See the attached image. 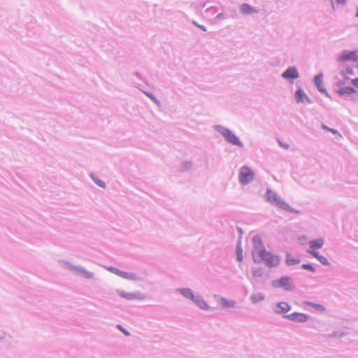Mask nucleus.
Listing matches in <instances>:
<instances>
[{
    "instance_id": "obj_12",
    "label": "nucleus",
    "mask_w": 358,
    "mask_h": 358,
    "mask_svg": "<svg viewBox=\"0 0 358 358\" xmlns=\"http://www.w3.org/2000/svg\"><path fill=\"white\" fill-rule=\"evenodd\" d=\"M308 252L312 256L317 259L322 264L329 265V263L326 257L324 256L320 255L319 253L316 251L313 250H308Z\"/></svg>"
},
{
    "instance_id": "obj_21",
    "label": "nucleus",
    "mask_w": 358,
    "mask_h": 358,
    "mask_svg": "<svg viewBox=\"0 0 358 358\" xmlns=\"http://www.w3.org/2000/svg\"><path fill=\"white\" fill-rule=\"evenodd\" d=\"M322 128L324 130L328 131L331 132V134H338V136H339L340 138H342V135H341V134H340L337 130H336V129H331V128H329V127H327V126H326V125H324V124H322Z\"/></svg>"
},
{
    "instance_id": "obj_20",
    "label": "nucleus",
    "mask_w": 358,
    "mask_h": 358,
    "mask_svg": "<svg viewBox=\"0 0 358 358\" xmlns=\"http://www.w3.org/2000/svg\"><path fill=\"white\" fill-rule=\"evenodd\" d=\"M296 96L298 101H303L304 98L307 99L306 95L302 90H297L296 92Z\"/></svg>"
},
{
    "instance_id": "obj_32",
    "label": "nucleus",
    "mask_w": 358,
    "mask_h": 358,
    "mask_svg": "<svg viewBox=\"0 0 358 358\" xmlns=\"http://www.w3.org/2000/svg\"><path fill=\"white\" fill-rule=\"evenodd\" d=\"M345 1L346 0H336L337 3H340V4H343L345 3Z\"/></svg>"
},
{
    "instance_id": "obj_10",
    "label": "nucleus",
    "mask_w": 358,
    "mask_h": 358,
    "mask_svg": "<svg viewBox=\"0 0 358 358\" xmlns=\"http://www.w3.org/2000/svg\"><path fill=\"white\" fill-rule=\"evenodd\" d=\"M357 59H358L357 53L355 51H352L347 54L342 55L339 57V60H341V61H345V60L357 61Z\"/></svg>"
},
{
    "instance_id": "obj_29",
    "label": "nucleus",
    "mask_w": 358,
    "mask_h": 358,
    "mask_svg": "<svg viewBox=\"0 0 358 358\" xmlns=\"http://www.w3.org/2000/svg\"><path fill=\"white\" fill-rule=\"evenodd\" d=\"M194 24L195 25H196L197 27H199L201 30H203V31H206V29L204 26H202V25H199L197 24L195 22H194Z\"/></svg>"
},
{
    "instance_id": "obj_22",
    "label": "nucleus",
    "mask_w": 358,
    "mask_h": 358,
    "mask_svg": "<svg viewBox=\"0 0 358 358\" xmlns=\"http://www.w3.org/2000/svg\"><path fill=\"white\" fill-rule=\"evenodd\" d=\"M355 89L351 87H345L343 88H341L339 90V93L341 94H345V93H354Z\"/></svg>"
},
{
    "instance_id": "obj_15",
    "label": "nucleus",
    "mask_w": 358,
    "mask_h": 358,
    "mask_svg": "<svg viewBox=\"0 0 358 358\" xmlns=\"http://www.w3.org/2000/svg\"><path fill=\"white\" fill-rule=\"evenodd\" d=\"M193 301H194L202 309H204V310H208L209 309L208 305L200 296L194 298V300H193Z\"/></svg>"
},
{
    "instance_id": "obj_14",
    "label": "nucleus",
    "mask_w": 358,
    "mask_h": 358,
    "mask_svg": "<svg viewBox=\"0 0 358 358\" xmlns=\"http://www.w3.org/2000/svg\"><path fill=\"white\" fill-rule=\"evenodd\" d=\"M278 310H277L278 313H286L290 310V306L286 302H280L278 304Z\"/></svg>"
},
{
    "instance_id": "obj_9",
    "label": "nucleus",
    "mask_w": 358,
    "mask_h": 358,
    "mask_svg": "<svg viewBox=\"0 0 358 358\" xmlns=\"http://www.w3.org/2000/svg\"><path fill=\"white\" fill-rule=\"evenodd\" d=\"M219 303L224 308H229L234 307L236 304V302L232 299H228L222 297L219 299Z\"/></svg>"
},
{
    "instance_id": "obj_19",
    "label": "nucleus",
    "mask_w": 358,
    "mask_h": 358,
    "mask_svg": "<svg viewBox=\"0 0 358 358\" xmlns=\"http://www.w3.org/2000/svg\"><path fill=\"white\" fill-rule=\"evenodd\" d=\"M236 253L237 259L239 262H241L243 259V250H242L240 243H238L237 245Z\"/></svg>"
},
{
    "instance_id": "obj_17",
    "label": "nucleus",
    "mask_w": 358,
    "mask_h": 358,
    "mask_svg": "<svg viewBox=\"0 0 358 358\" xmlns=\"http://www.w3.org/2000/svg\"><path fill=\"white\" fill-rule=\"evenodd\" d=\"M300 260L294 257L291 254H287L286 255V263L287 265H294L299 264Z\"/></svg>"
},
{
    "instance_id": "obj_7",
    "label": "nucleus",
    "mask_w": 358,
    "mask_h": 358,
    "mask_svg": "<svg viewBox=\"0 0 358 358\" xmlns=\"http://www.w3.org/2000/svg\"><path fill=\"white\" fill-rule=\"evenodd\" d=\"M282 77L286 79H294L299 77V73L296 68L289 67L282 73Z\"/></svg>"
},
{
    "instance_id": "obj_18",
    "label": "nucleus",
    "mask_w": 358,
    "mask_h": 358,
    "mask_svg": "<svg viewBox=\"0 0 358 358\" xmlns=\"http://www.w3.org/2000/svg\"><path fill=\"white\" fill-rule=\"evenodd\" d=\"M180 292L185 297L192 301L194 300V295L190 289H180Z\"/></svg>"
},
{
    "instance_id": "obj_24",
    "label": "nucleus",
    "mask_w": 358,
    "mask_h": 358,
    "mask_svg": "<svg viewBox=\"0 0 358 358\" xmlns=\"http://www.w3.org/2000/svg\"><path fill=\"white\" fill-rule=\"evenodd\" d=\"M263 299V296L262 294H257V295H253L252 296V301L254 302V303H257L258 301H260Z\"/></svg>"
},
{
    "instance_id": "obj_27",
    "label": "nucleus",
    "mask_w": 358,
    "mask_h": 358,
    "mask_svg": "<svg viewBox=\"0 0 358 358\" xmlns=\"http://www.w3.org/2000/svg\"><path fill=\"white\" fill-rule=\"evenodd\" d=\"M351 83L353 86L358 88V77L351 80Z\"/></svg>"
},
{
    "instance_id": "obj_3",
    "label": "nucleus",
    "mask_w": 358,
    "mask_h": 358,
    "mask_svg": "<svg viewBox=\"0 0 358 358\" xmlns=\"http://www.w3.org/2000/svg\"><path fill=\"white\" fill-rule=\"evenodd\" d=\"M219 131L229 143L238 146L243 145L241 142L238 138V137L230 130L226 128H221L220 129H219Z\"/></svg>"
},
{
    "instance_id": "obj_6",
    "label": "nucleus",
    "mask_w": 358,
    "mask_h": 358,
    "mask_svg": "<svg viewBox=\"0 0 358 358\" xmlns=\"http://www.w3.org/2000/svg\"><path fill=\"white\" fill-rule=\"evenodd\" d=\"M286 317L289 320L298 322H304L308 320V316L301 313H294L287 315Z\"/></svg>"
},
{
    "instance_id": "obj_11",
    "label": "nucleus",
    "mask_w": 358,
    "mask_h": 358,
    "mask_svg": "<svg viewBox=\"0 0 358 358\" xmlns=\"http://www.w3.org/2000/svg\"><path fill=\"white\" fill-rule=\"evenodd\" d=\"M113 273H115L116 275H119L120 277H122V278H126L128 280H136V278H137L136 275H134L133 273H125V272H123V271H119L117 269H114V268H113Z\"/></svg>"
},
{
    "instance_id": "obj_28",
    "label": "nucleus",
    "mask_w": 358,
    "mask_h": 358,
    "mask_svg": "<svg viewBox=\"0 0 358 358\" xmlns=\"http://www.w3.org/2000/svg\"><path fill=\"white\" fill-rule=\"evenodd\" d=\"M94 180L100 187H105L104 182H102L101 180H95V179H94Z\"/></svg>"
},
{
    "instance_id": "obj_34",
    "label": "nucleus",
    "mask_w": 358,
    "mask_h": 358,
    "mask_svg": "<svg viewBox=\"0 0 358 358\" xmlns=\"http://www.w3.org/2000/svg\"><path fill=\"white\" fill-rule=\"evenodd\" d=\"M357 68H358V65H357Z\"/></svg>"
},
{
    "instance_id": "obj_1",
    "label": "nucleus",
    "mask_w": 358,
    "mask_h": 358,
    "mask_svg": "<svg viewBox=\"0 0 358 358\" xmlns=\"http://www.w3.org/2000/svg\"><path fill=\"white\" fill-rule=\"evenodd\" d=\"M253 243L255 248L252 251V257L255 262H259L264 261L265 263L271 267L275 266L279 264V257L266 252L259 239L254 238Z\"/></svg>"
},
{
    "instance_id": "obj_2",
    "label": "nucleus",
    "mask_w": 358,
    "mask_h": 358,
    "mask_svg": "<svg viewBox=\"0 0 358 358\" xmlns=\"http://www.w3.org/2000/svg\"><path fill=\"white\" fill-rule=\"evenodd\" d=\"M266 196L268 201L275 203L276 206L280 207V208L292 212L293 210L292 208L282 199H281L276 193L273 192L272 190H268L266 192Z\"/></svg>"
},
{
    "instance_id": "obj_16",
    "label": "nucleus",
    "mask_w": 358,
    "mask_h": 358,
    "mask_svg": "<svg viewBox=\"0 0 358 358\" xmlns=\"http://www.w3.org/2000/svg\"><path fill=\"white\" fill-rule=\"evenodd\" d=\"M315 83L321 92L327 94L326 90L322 87V78L321 76L317 75L315 77Z\"/></svg>"
},
{
    "instance_id": "obj_25",
    "label": "nucleus",
    "mask_w": 358,
    "mask_h": 358,
    "mask_svg": "<svg viewBox=\"0 0 358 358\" xmlns=\"http://www.w3.org/2000/svg\"><path fill=\"white\" fill-rule=\"evenodd\" d=\"M301 266L304 269L309 270L313 272L315 271V268L310 264H303Z\"/></svg>"
},
{
    "instance_id": "obj_30",
    "label": "nucleus",
    "mask_w": 358,
    "mask_h": 358,
    "mask_svg": "<svg viewBox=\"0 0 358 358\" xmlns=\"http://www.w3.org/2000/svg\"><path fill=\"white\" fill-rule=\"evenodd\" d=\"M262 275V271H254V275L255 276H260Z\"/></svg>"
},
{
    "instance_id": "obj_33",
    "label": "nucleus",
    "mask_w": 358,
    "mask_h": 358,
    "mask_svg": "<svg viewBox=\"0 0 358 358\" xmlns=\"http://www.w3.org/2000/svg\"><path fill=\"white\" fill-rule=\"evenodd\" d=\"M356 16L358 17V10H357V12Z\"/></svg>"
},
{
    "instance_id": "obj_26",
    "label": "nucleus",
    "mask_w": 358,
    "mask_h": 358,
    "mask_svg": "<svg viewBox=\"0 0 358 358\" xmlns=\"http://www.w3.org/2000/svg\"><path fill=\"white\" fill-rule=\"evenodd\" d=\"M117 328L120 329L125 336H129V333L125 329H124L120 325H117Z\"/></svg>"
},
{
    "instance_id": "obj_13",
    "label": "nucleus",
    "mask_w": 358,
    "mask_h": 358,
    "mask_svg": "<svg viewBox=\"0 0 358 358\" xmlns=\"http://www.w3.org/2000/svg\"><path fill=\"white\" fill-rule=\"evenodd\" d=\"M241 12L244 15L250 14L252 13H257V10H255L254 8H252L250 5L247 3H244L241 5L240 8Z\"/></svg>"
},
{
    "instance_id": "obj_4",
    "label": "nucleus",
    "mask_w": 358,
    "mask_h": 358,
    "mask_svg": "<svg viewBox=\"0 0 358 358\" xmlns=\"http://www.w3.org/2000/svg\"><path fill=\"white\" fill-rule=\"evenodd\" d=\"M253 178V173L250 169L248 167H243L241 169L239 174L240 182L245 185L251 181Z\"/></svg>"
},
{
    "instance_id": "obj_23",
    "label": "nucleus",
    "mask_w": 358,
    "mask_h": 358,
    "mask_svg": "<svg viewBox=\"0 0 358 358\" xmlns=\"http://www.w3.org/2000/svg\"><path fill=\"white\" fill-rule=\"evenodd\" d=\"M306 304H307L308 306H312V307L315 308V309L321 310V311H324L325 309L324 307L320 304L313 303H310V302H306Z\"/></svg>"
},
{
    "instance_id": "obj_5",
    "label": "nucleus",
    "mask_w": 358,
    "mask_h": 358,
    "mask_svg": "<svg viewBox=\"0 0 358 358\" xmlns=\"http://www.w3.org/2000/svg\"><path fill=\"white\" fill-rule=\"evenodd\" d=\"M274 286L276 287H283L286 290H290L292 289V284L290 278L284 277L274 282Z\"/></svg>"
},
{
    "instance_id": "obj_8",
    "label": "nucleus",
    "mask_w": 358,
    "mask_h": 358,
    "mask_svg": "<svg viewBox=\"0 0 358 358\" xmlns=\"http://www.w3.org/2000/svg\"><path fill=\"white\" fill-rule=\"evenodd\" d=\"M323 245L324 240L322 238L311 241L309 242L310 249L308 250L315 251V250L321 248Z\"/></svg>"
},
{
    "instance_id": "obj_31",
    "label": "nucleus",
    "mask_w": 358,
    "mask_h": 358,
    "mask_svg": "<svg viewBox=\"0 0 358 358\" xmlns=\"http://www.w3.org/2000/svg\"><path fill=\"white\" fill-rule=\"evenodd\" d=\"M125 297L128 298V299H132L134 297V295L132 294H129L127 295H125Z\"/></svg>"
}]
</instances>
